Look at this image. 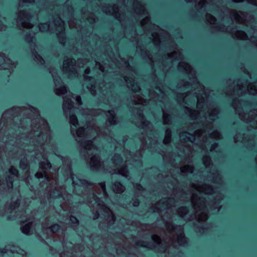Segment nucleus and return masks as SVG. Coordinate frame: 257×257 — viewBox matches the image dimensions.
<instances>
[{"label": "nucleus", "mask_w": 257, "mask_h": 257, "mask_svg": "<svg viewBox=\"0 0 257 257\" xmlns=\"http://www.w3.org/2000/svg\"><path fill=\"white\" fill-rule=\"evenodd\" d=\"M88 62L85 58H79L76 60L71 58L65 57L63 61L62 71L69 78H74L78 76L77 68L83 67Z\"/></svg>", "instance_id": "7ed1b4c3"}, {"label": "nucleus", "mask_w": 257, "mask_h": 257, "mask_svg": "<svg viewBox=\"0 0 257 257\" xmlns=\"http://www.w3.org/2000/svg\"><path fill=\"white\" fill-rule=\"evenodd\" d=\"M29 220V222L24 225H22L21 230L22 232L26 234L30 235L33 233V227L34 222L32 221Z\"/></svg>", "instance_id": "f8f14e48"}, {"label": "nucleus", "mask_w": 257, "mask_h": 257, "mask_svg": "<svg viewBox=\"0 0 257 257\" xmlns=\"http://www.w3.org/2000/svg\"><path fill=\"white\" fill-rule=\"evenodd\" d=\"M49 247H50V251L52 254H54L55 253L59 251V250H58L57 248H54L52 246H49Z\"/></svg>", "instance_id": "6ab92c4d"}, {"label": "nucleus", "mask_w": 257, "mask_h": 257, "mask_svg": "<svg viewBox=\"0 0 257 257\" xmlns=\"http://www.w3.org/2000/svg\"><path fill=\"white\" fill-rule=\"evenodd\" d=\"M36 20H37L38 18L37 16H36V18H35Z\"/></svg>", "instance_id": "b1692460"}, {"label": "nucleus", "mask_w": 257, "mask_h": 257, "mask_svg": "<svg viewBox=\"0 0 257 257\" xmlns=\"http://www.w3.org/2000/svg\"><path fill=\"white\" fill-rule=\"evenodd\" d=\"M112 185V190L116 193H122L125 190V186L119 182L116 181Z\"/></svg>", "instance_id": "ddd939ff"}, {"label": "nucleus", "mask_w": 257, "mask_h": 257, "mask_svg": "<svg viewBox=\"0 0 257 257\" xmlns=\"http://www.w3.org/2000/svg\"><path fill=\"white\" fill-rule=\"evenodd\" d=\"M86 9L83 8L81 10L82 19L83 21H87L92 25L96 22V18L93 13H86Z\"/></svg>", "instance_id": "9b49d317"}, {"label": "nucleus", "mask_w": 257, "mask_h": 257, "mask_svg": "<svg viewBox=\"0 0 257 257\" xmlns=\"http://www.w3.org/2000/svg\"><path fill=\"white\" fill-rule=\"evenodd\" d=\"M34 16H32L29 12L25 11H20L17 13L16 23L17 27L21 29L26 28L30 29L34 25L32 23Z\"/></svg>", "instance_id": "39448f33"}, {"label": "nucleus", "mask_w": 257, "mask_h": 257, "mask_svg": "<svg viewBox=\"0 0 257 257\" xmlns=\"http://www.w3.org/2000/svg\"><path fill=\"white\" fill-rule=\"evenodd\" d=\"M247 2L254 6H257V0H247Z\"/></svg>", "instance_id": "aec40b11"}, {"label": "nucleus", "mask_w": 257, "mask_h": 257, "mask_svg": "<svg viewBox=\"0 0 257 257\" xmlns=\"http://www.w3.org/2000/svg\"><path fill=\"white\" fill-rule=\"evenodd\" d=\"M205 229L204 225H201L199 226L198 228H196V231L200 234H202L205 232Z\"/></svg>", "instance_id": "f3484780"}, {"label": "nucleus", "mask_w": 257, "mask_h": 257, "mask_svg": "<svg viewBox=\"0 0 257 257\" xmlns=\"http://www.w3.org/2000/svg\"><path fill=\"white\" fill-rule=\"evenodd\" d=\"M134 187L136 190V195H137L138 196L139 195H141L143 196L144 197H146V191L141 184L138 183L134 184Z\"/></svg>", "instance_id": "2eb2a0df"}, {"label": "nucleus", "mask_w": 257, "mask_h": 257, "mask_svg": "<svg viewBox=\"0 0 257 257\" xmlns=\"http://www.w3.org/2000/svg\"><path fill=\"white\" fill-rule=\"evenodd\" d=\"M234 3H240L243 1V0H232Z\"/></svg>", "instance_id": "4be33fe9"}, {"label": "nucleus", "mask_w": 257, "mask_h": 257, "mask_svg": "<svg viewBox=\"0 0 257 257\" xmlns=\"http://www.w3.org/2000/svg\"><path fill=\"white\" fill-rule=\"evenodd\" d=\"M132 201H133V205L135 207H137L140 204V201L139 200V199H133L132 200Z\"/></svg>", "instance_id": "a211bd4d"}, {"label": "nucleus", "mask_w": 257, "mask_h": 257, "mask_svg": "<svg viewBox=\"0 0 257 257\" xmlns=\"http://www.w3.org/2000/svg\"><path fill=\"white\" fill-rule=\"evenodd\" d=\"M49 72L53 78L55 86V91L57 95H61L67 92V89L65 86L62 85V81L57 74V70L55 68H50Z\"/></svg>", "instance_id": "1a4fd4ad"}, {"label": "nucleus", "mask_w": 257, "mask_h": 257, "mask_svg": "<svg viewBox=\"0 0 257 257\" xmlns=\"http://www.w3.org/2000/svg\"><path fill=\"white\" fill-rule=\"evenodd\" d=\"M45 2V0H43V3Z\"/></svg>", "instance_id": "393cba45"}, {"label": "nucleus", "mask_w": 257, "mask_h": 257, "mask_svg": "<svg viewBox=\"0 0 257 257\" xmlns=\"http://www.w3.org/2000/svg\"><path fill=\"white\" fill-rule=\"evenodd\" d=\"M35 33L29 31L27 32L25 35V40L28 43L31 47L33 56L34 57V60L40 65H43L45 63V61L43 58L39 55L36 51L35 48L36 46L35 38Z\"/></svg>", "instance_id": "0eeeda50"}, {"label": "nucleus", "mask_w": 257, "mask_h": 257, "mask_svg": "<svg viewBox=\"0 0 257 257\" xmlns=\"http://www.w3.org/2000/svg\"><path fill=\"white\" fill-rule=\"evenodd\" d=\"M172 131L170 128H167L165 131L164 139L163 141V144L168 145L171 142Z\"/></svg>", "instance_id": "dca6fc26"}, {"label": "nucleus", "mask_w": 257, "mask_h": 257, "mask_svg": "<svg viewBox=\"0 0 257 257\" xmlns=\"http://www.w3.org/2000/svg\"><path fill=\"white\" fill-rule=\"evenodd\" d=\"M51 133L47 121L42 118L37 108L15 107L6 110L0 122V167L5 170L10 160L20 155V167L28 170L30 160L39 162V169L35 178L40 182L39 187L31 185L32 178L25 180L30 189L35 192L48 193L50 198H62L65 203H70L71 195L67 193L63 184H60L58 175L49 174L52 165L48 160L49 150L55 151L51 141Z\"/></svg>", "instance_id": "f257e3e1"}, {"label": "nucleus", "mask_w": 257, "mask_h": 257, "mask_svg": "<svg viewBox=\"0 0 257 257\" xmlns=\"http://www.w3.org/2000/svg\"><path fill=\"white\" fill-rule=\"evenodd\" d=\"M255 160L256 163H257V155H256V157H255Z\"/></svg>", "instance_id": "5701e85b"}, {"label": "nucleus", "mask_w": 257, "mask_h": 257, "mask_svg": "<svg viewBox=\"0 0 257 257\" xmlns=\"http://www.w3.org/2000/svg\"><path fill=\"white\" fill-rule=\"evenodd\" d=\"M31 202V199L27 198L25 199V206H28L30 203Z\"/></svg>", "instance_id": "412c9836"}, {"label": "nucleus", "mask_w": 257, "mask_h": 257, "mask_svg": "<svg viewBox=\"0 0 257 257\" xmlns=\"http://www.w3.org/2000/svg\"><path fill=\"white\" fill-rule=\"evenodd\" d=\"M19 178V172L13 166H11L8 172H6L4 176L0 175V191H7L12 189L13 183L15 179Z\"/></svg>", "instance_id": "20e7f679"}, {"label": "nucleus", "mask_w": 257, "mask_h": 257, "mask_svg": "<svg viewBox=\"0 0 257 257\" xmlns=\"http://www.w3.org/2000/svg\"><path fill=\"white\" fill-rule=\"evenodd\" d=\"M0 257H28L25 250L19 246L9 244L0 249Z\"/></svg>", "instance_id": "423d86ee"}, {"label": "nucleus", "mask_w": 257, "mask_h": 257, "mask_svg": "<svg viewBox=\"0 0 257 257\" xmlns=\"http://www.w3.org/2000/svg\"><path fill=\"white\" fill-rule=\"evenodd\" d=\"M66 223H68L74 230L76 229V227L79 224L78 219L74 216H67L65 219Z\"/></svg>", "instance_id": "4468645a"}, {"label": "nucleus", "mask_w": 257, "mask_h": 257, "mask_svg": "<svg viewBox=\"0 0 257 257\" xmlns=\"http://www.w3.org/2000/svg\"><path fill=\"white\" fill-rule=\"evenodd\" d=\"M14 65V63L10 59L7 57L4 54L0 53V69H7L12 68Z\"/></svg>", "instance_id": "9d476101"}, {"label": "nucleus", "mask_w": 257, "mask_h": 257, "mask_svg": "<svg viewBox=\"0 0 257 257\" xmlns=\"http://www.w3.org/2000/svg\"><path fill=\"white\" fill-rule=\"evenodd\" d=\"M235 143L241 142L246 148L253 150L255 147L254 136L244 133L237 132L234 137Z\"/></svg>", "instance_id": "6e6552de"}, {"label": "nucleus", "mask_w": 257, "mask_h": 257, "mask_svg": "<svg viewBox=\"0 0 257 257\" xmlns=\"http://www.w3.org/2000/svg\"><path fill=\"white\" fill-rule=\"evenodd\" d=\"M227 85L223 93L232 98V106L236 113L241 120L248 124L247 132L251 129L257 130V109L251 110V102L237 98L246 93L257 94V81L248 83L247 80L242 79L233 81L229 79L227 81Z\"/></svg>", "instance_id": "f03ea898"}]
</instances>
